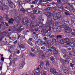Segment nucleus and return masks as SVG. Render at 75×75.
I'll use <instances>...</instances> for the list:
<instances>
[{
	"mask_svg": "<svg viewBox=\"0 0 75 75\" xmlns=\"http://www.w3.org/2000/svg\"><path fill=\"white\" fill-rule=\"evenodd\" d=\"M21 27L20 25H18L13 26V31H16L18 33H19L20 32H21V31L23 30V28L20 29Z\"/></svg>",
	"mask_w": 75,
	"mask_h": 75,
	"instance_id": "obj_1",
	"label": "nucleus"
},
{
	"mask_svg": "<svg viewBox=\"0 0 75 75\" xmlns=\"http://www.w3.org/2000/svg\"><path fill=\"white\" fill-rule=\"evenodd\" d=\"M71 71V69H69L67 68L63 67L62 69V71L64 74H68Z\"/></svg>",
	"mask_w": 75,
	"mask_h": 75,
	"instance_id": "obj_2",
	"label": "nucleus"
},
{
	"mask_svg": "<svg viewBox=\"0 0 75 75\" xmlns=\"http://www.w3.org/2000/svg\"><path fill=\"white\" fill-rule=\"evenodd\" d=\"M50 23H51L49 25H48L47 26V27H49L48 30L49 31L50 33H52V31L51 32L50 30L51 29V28L54 27V23H53L54 22H53V21H51Z\"/></svg>",
	"mask_w": 75,
	"mask_h": 75,
	"instance_id": "obj_3",
	"label": "nucleus"
},
{
	"mask_svg": "<svg viewBox=\"0 0 75 75\" xmlns=\"http://www.w3.org/2000/svg\"><path fill=\"white\" fill-rule=\"evenodd\" d=\"M35 45H37V44H38L39 45H45V42H43L41 40H39L37 42H35Z\"/></svg>",
	"mask_w": 75,
	"mask_h": 75,
	"instance_id": "obj_4",
	"label": "nucleus"
},
{
	"mask_svg": "<svg viewBox=\"0 0 75 75\" xmlns=\"http://www.w3.org/2000/svg\"><path fill=\"white\" fill-rule=\"evenodd\" d=\"M54 14V11H52L50 13H47L46 14V16L48 18H51L52 17V14Z\"/></svg>",
	"mask_w": 75,
	"mask_h": 75,
	"instance_id": "obj_5",
	"label": "nucleus"
},
{
	"mask_svg": "<svg viewBox=\"0 0 75 75\" xmlns=\"http://www.w3.org/2000/svg\"><path fill=\"white\" fill-rule=\"evenodd\" d=\"M68 42H69V39L67 38L63 39L60 41V42L62 44H64L65 43H67Z\"/></svg>",
	"mask_w": 75,
	"mask_h": 75,
	"instance_id": "obj_6",
	"label": "nucleus"
},
{
	"mask_svg": "<svg viewBox=\"0 0 75 75\" xmlns=\"http://www.w3.org/2000/svg\"><path fill=\"white\" fill-rule=\"evenodd\" d=\"M6 1H8V3H9V5L11 8H14L15 7H16V6H15V5L13 3L10 2V1H8V0H6Z\"/></svg>",
	"mask_w": 75,
	"mask_h": 75,
	"instance_id": "obj_7",
	"label": "nucleus"
},
{
	"mask_svg": "<svg viewBox=\"0 0 75 75\" xmlns=\"http://www.w3.org/2000/svg\"><path fill=\"white\" fill-rule=\"evenodd\" d=\"M35 73H37V75H46V73L47 72L45 71H42L40 73L37 72L36 71Z\"/></svg>",
	"mask_w": 75,
	"mask_h": 75,
	"instance_id": "obj_8",
	"label": "nucleus"
},
{
	"mask_svg": "<svg viewBox=\"0 0 75 75\" xmlns=\"http://www.w3.org/2000/svg\"><path fill=\"white\" fill-rule=\"evenodd\" d=\"M52 42L50 40H48L45 42V45H46L47 46H49L51 44Z\"/></svg>",
	"mask_w": 75,
	"mask_h": 75,
	"instance_id": "obj_9",
	"label": "nucleus"
},
{
	"mask_svg": "<svg viewBox=\"0 0 75 75\" xmlns=\"http://www.w3.org/2000/svg\"><path fill=\"white\" fill-rule=\"evenodd\" d=\"M55 25L56 27H59L61 28H62V24L61 23H58V22H56L55 23Z\"/></svg>",
	"mask_w": 75,
	"mask_h": 75,
	"instance_id": "obj_10",
	"label": "nucleus"
},
{
	"mask_svg": "<svg viewBox=\"0 0 75 75\" xmlns=\"http://www.w3.org/2000/svg\"><path fill=\"white\" fill-rule=\"evenodd\" d=\"M25 62H22L21 64L19 66V69H23V67H24V66L25 65Z\"/></svg>",
	"mask_w": 75,
	"mask_h": 75,
	"instance_id": "obj_11",
	"label": "nucleus"
},
{
	"mask_svg": "<svg viewBox=\"0 0 75 75\" xmlns=\"http://www.w3.org/2000/svg\"><path fill=\"white\" fill-rule=\"evenodd\" d=\"M65 32L67 33H70L72 32V29H69V28H68L67 29L65 30Z\"/></svg>",
	"mask_w": 75,
	"mask_h": 75,
	"instance_id": "obj_12",
	"label": "nucleus"
},
{
	"mask_svg": "<svg viewBox=\"0 0 75 75\" xmlns=\"http://www.w3.org/2000/svg\"><path fill=\"white\" fill-rule=\"evenodd\" d=\"M56 15L57 18H60L61 16V13L59 12L56 13Z\"/></svg>",
	"mask_w": 75,
	"mask_h": 75,
	"instance_id": "obj_13",
	"label": "nucleus"
},
{
	"mask_svg": "<svg viewBox=\"0 0 75 75\" xmlns=\"http://www.w3.org/2000/svg\"><path fill=\"white\" fill-rule=\"evenodd\" d=\"M7 8V6H1L0 7V8L1 10H4Z\"/></svg>",
	"mask_w": 75,
	"mask_h": 75,
	"instance_id": "obj_14",
	"label": "nucleus"
},
{
	"mask_svg": "<svg viewBox=\"0 0 75 75\" xmlns=\"http://www.w3.org/2000/svg\"><path fill=\"white\" fill-rule=\"evenodd\" d=\"M50 71L51 73L54 74L56 70L55 69L52 68L50 69Z\"/></svg>",
	"mask_w": 75,
	"mask_h": 75,
	"instance_id": "obj_15",
	"label": "nucleus"
},
{
	"mask_svg": "<svg viewBox=\"0 0 75 75\" xmlns=\"http://www.w3.org/2000/svg\"><path fill=\"white\" fill-rule=\"evenodd\" d=\"M62 24H67V25H69V22H66L65 21H63L62 22Z\"/></svg>",
	"mask_w": 75,
	"mask_h": 75,
	"instance_id": "obj_16",
	"label": "nucleus"
},
{
	"mask_svg": "<svg viewBox=\"0 0 75 75\" xmlns=\"http://www.w3.org/2000/svg\"><path fill=\"white\" fill-rule=\"evenodd\" d=\"M54 57H52L50 58V59L52 61L53 63H54V62H55V60H54Z\"/></svg>",
	"mask_w": 75,
	"mask_h": 75,
	"instance_id": "obj_17",
	"label": "nucleus"
},
{
	"mask_svg": "<svg viewBox=\"0 0 75 75\" xmlns=\"http://www.w3.org/2000/svg\"><path fill=\"white\" fill-rule=\"evenodd\" d=\"M52 42L55 45L57 44V42L55 39H53L52 40Z\"/></svg>",
	"mask_w": 75,
	"mask_h": 75,
	"instance_id": "obj_18",
	"label": "nucleus"
},
{
	"mask_svg": "<svg viewBox=\"0 0 75 75\" xmlns=\"http://www.w3.org/2000/svg\"><path fill=\"white\" fill-rule=\"evenodd\" d=\"M19 47L20 48L23 49L25 48L24 44H21L20 46Z\"/></svg>",
	"mask_w": 75,
	"mask_h": 75,
	"instance_id": "obj_19",
	"label": "nucleus"
},
{
	"mask_svg": "<svg viewBox=\"0 0 75 75\" xmlns=\"http://www.w3.org/2000/svg\"><path fill=\"white\" fill-rule=\"evenodd\" d=\"M13 21H14V20L13 19H11L8 22V23L9 24H13Z\"/></svg>",
	"mask_w": 75,
	"mask_h": 75,
	"instance_id": "obj_20",
	"label": "nucleus"
},
{
	"mask_svg": "<svg viewBox=\"0 0 75 75\" xmlns=\"http://www.w3.org/2000/svg\"><path fill=\"white\" fill-rule=\"evenodd\" d=\"M10 39L12 41H14L15 40H16L17 38L15 37H11L10 38Z\"/></svg>",
	"mask_w": 75,
	"mask_h": 75,
	"instance_id": "obj_21",
	"label": "nucleus"
},
{
	"mask_svg": "<svg viewBox=\"0 0 75 75\" xmlns=\"http://www.w3.org/2000/svg\"><path fill=\"white\" fill-rule=\"evenodd\" d=\"M53 18L54 20H57V19H58V18L57 17V16L56 15V14H55L53 17Z\"/></svg>",
	"mask_w": 75,
	"mask_h": 75,
	"instance_id": "obj_22",
	"label": "nucleus"
},
{
	"mask_svg": "<svg viewBox=\"0 0 75 75\" xmlns=\"http://www.w3.org/2000/svg\"><path fill=\"white\" fill-rule=\"evenodd\" d=\"M30 16L31 18H32V19L35 18L36 17L33 14L31 15Z\"/></svg>",
	"mask_w": 75,
	"mask_h": 75,
	"instance_id": "obj_23",
	"label": "nucleus"
},
{
	"mask_svg": "<svg viewBox=\"0 0 75 75\" xmlns=\"http://www.w3.org/2000/svg\"><path fill=\"white\" fill-rule=\"evenodd\" d=\"M28 20H26V21H25V26H28Z\"/></svg>",
	"mask_w": 75,
	"mask_h": 75,
	"instance_id": "obj_24",
	"label": "nucleus"
},
{
	"mask_svg": "<svg viewBox=\"0 0 75 75\" xmlns=\"http://www.w3.org/2000/svg\"><path fill=\"white\" fill-rule=\"evenodd\" d=\"M42 55H40V58H42L43 59V58H44L45 57V56H44V54H42Z\"/></svg>",
	"mask_w": 75,
	"mask_h": 75,
	"instance_id": "obj_25",
	"label": "nucleus"
},
{
	"mask_svg": "<svg viewBox=\"0 0 75 75\" xmlns=\"http://www.w3.org/2000/svg\"><path fill=\"white\" fill-rule=\"evenodd\" d=\"M14 20L16 21H18V20H20V18L19 17H17L14 18Z\"/></svg>",
	"mask_w": 75,
	"mask_h": 75,
	"instance_id": "obj_26",
	"label": "nucleus"
},
{
	"mask_svg": "<svg viewBox=\"0 0 75 75\" xmlns=\"http://www.w3.org/2000/svg\"><path fill=\"white\" fill-rule=\"evenodd\" d=\"M5 25V24H4V22H2V23L1 24H0V28H1V26H3V27H4V26Z\"/></svg>",
	"mask_w": 75,
	"mask_h": 75,
	"instance_id": "obj_27",
	"label": "nucleus"
},
{
	"mask_svg": "<svg viewBox=\"0 0 75 75\" xmlns=\"http://www.w3.org/2000/svg\"><path fill=\"white\" fill-rule=\"evenodd\" d=\"M46 67H49L50 66V62H47L46 64Z\"/></svg>",
	"mask_w": 75,
	"mask_h": 75,
	"instance_id": "obj_28",
	"label": "nucleus"
},
{
	"mask_svg": "<svg viewBox=\"0 0 75 75\" xmlns=\"http://www.w3.org/2000/svg\"><path fill=\"white\" fill-rule=\"evenodd\" d=\"M30 56H32L33 57H34L35 56V54H33L32 53H31L30 54Z\"/></svg>",
	"mask_w": 75,
	"mask_h": 75,
	"instance_id": "obj_29",
	"label": "nucleus"
},
{
	"mask_svg": "<svg viewBox=\"0 0 75 75\" xmlns=\"http://www.w3.org/2000/svg\"><path fill=\"white\" fill-rule=\"evenodd\" d=\"M49 48L51 49L52 50H53V51H55V48L54 47H49Z\"/></svg>",
	"mask_w": 75,
	"mask_h": 75,
	"instance_id": "obj_30",
	"label": "nucleus"
},
{
	"mask_svg": "<svg viewBox=\"0 0 75 75\" xmlns=\"http://www.w3.org/2000/svg\"><path fill=\"white\" fill-rule=\"evenodd\" d=\"M39 49H40V47H39V46H37L35 47V50H37V51H38V50H39Z\"/></svg>",
	"mask_w": 75,
	"mask_h": 75,
	"instance_id": "obj_31",
	"label": "nucleus"
},
{
	"mask_svg": "<svg viewBox=\"0 0 75 75\" xmlns=\"http://www.w3.org/2000/svg\"><path fill=\"white\" fill-rule=\"evenodd\" d=\"M8 15L5 14L4 16V18H7L8 17Z\"/></svg>",
	"mask_w": 75,
	"mask_h": 75,
	"instance_id": "obj_32",
	"label": "nucleus"
},
{
	"mask_svg": "<svg viewBox=\"0 0 75 75\" xmlns=\"http://www.w3.org/2000/svg\"><path fill=\"white\" fill-rule=\"evenodd\" d=\"M62 38V35L57 36V39H59V38Z\"/></svg>",
	"mask_w": 75,
	"mask_h": 75,
	"instance_id": "obj_33",
	"label": "nucleus"
},
{
	"mask_svg": "<svg viewBox=\"0 0 75 75\" xmlns=\"http://www.w3.org/2000/svg\"><path fill=\"white\" fill-rule=\"evenodd\" d=\"M65 62L66 64H69V60L68 59H67L65 61Z\"/></svg>",
	"mask_w": 75,
	"mask_h": 75,
	"instance_id": "obj_34",
	"label": "nucleus"
},
{
	"mask_svg": "<svg viewBox=\"0 0 75 75\" xmlns=\"http://www.w3.org/2000/svg\"><path fill=\"white\" fill-rule=\"evenodd\" d=\"M29 27H30V28H33L34 27V25L32 23L30 25Z\"/></svg>",
	"mask_w": 75,
	"mask_h": 75,
	"instance_id": "obj_35",
	"label": "nucleus"
},
{
	"mask_svg": "<svg viewBox=\"0 0 75 75\" xmlns=\"http://www.w3.org/2000/svg\"><path fill=\"white\" fill-rule=\"evenodd\" d=\"M22 10H24V8H23L22 9L20 8H19L18 9V11H22Z\"/></svg>",
	"mask_w": 75,
	"mask_h": 75,
	"instance_id": "obj_36",
	"label": "nucleus"
},
{
	"mask_svg": "<svg viewBox=\"0 0 75 75\" xmlns=\"http://www.w3.org/2000/svg\"><path fill=\"white\" fill-rule=\"evenodd\" d=\"M33 14H35V13H36L37 12V10H34L33 11Z\"/></svg>",
	"mask_w": 75,
	"mask_h": 75,
	"instance_id": "obj_37",
	"label": "nucleus"
},
{
	"mask_svg": "<svg viewBox=\"0 0 75 75\" xmlns=\"http://www.w3.org/2000/svg\"><path fill=\"white\" fill-rule=\"evenodd\" d=\"M54 54H57L58 53V51L56 50L54 52Z\"/></svg>",
	"mask_w": 75,
	"mask_h": 75,
	"instance_id": "obj_38",
	"label": "nucleus"
},
{
	"mask_svg": "<svg viewBox=\"0 0 75 75\" xmlns=\"http://www.w3.org/2000/svg\"><path fill=\"white\" fill-rule=\"evenodd\" d=\"M60 60L62 63H64V60L62 59H60Z\"/></svg>",
	"mask_w": 75,
	"mask_h": 75,
	"instance_id": "obj_39",
	"label": "nucleus"
},
{
	"mask_svg": "<svg viewBox=\"0 0 75 75\" xmlns=\"http://www.w3.org/2000/svg\"><path fill=\"white\" fill-rule=\"evenodd\" d=\"M54 75H57L58 74V73L56 71H55V72H54V73H53Z\"/></svg>",
	"mask_w": 75,
	"mask_h": 75,
	"instance_id": "obj_40",
	"label": "nucleus"
},
{
	"mask_svg": "<svg viewBox=\"0 0 75 75\" xmlns=\"http://www.w3.org/2000/svg\"><path fill=\"white\" fill-rule=\"evenodd\" d=\"M39 1L40 2V4H42V0H39Z\"/></svg>",
	"mask_w": 75,
	"mask_h": 75,
	"instance_id": "obj_41",
	"label": "nucleus"
},
{
	"mask_svg": "<svg viewBox=\"0 0 75 75\" xmlns=\"http://www.w3.org/2000/svg\"><path fill=\"white\" fill-rule=\"evenodd\" d=\"M73 63L75 65V59H73Z\"/></svg>",
	"mask_w": 75,
	"mask_h": 75,
	"instance_id": "obj_42",
	"label": "nucleus"
},
{
	"mask_svg": "<svg viewBox=\"0 0 75 75\" xmlns=\"http://www.w3.org/2000/svg\"><path fill=\"white\" fill-rule=\"evenodd\" d=\"M3 20V17L1 16H0V22H1V20Z\"/></svg>",
	"mask_w": 75,
	"mask_h": 75,
	"instance_id": "obj_43",
	"label": "nucleus"
},
{
	"mask_svg": "<svg viewBox=\"0 0 75 75\" xmlns=\"http://www.w3.org/2000/svg\"><path fill=\"white\" fill-rule=\"evenodd\" d=\"M40 65H44V63L42 62H41L40 63Z\"/></svg>",
	"mask_w": 75,
	"mask_h": 75,
	"instance_id": "obj_44",
	"label": "nucleus"
},
{
	"mask_svg": "<svg viewBox=\"0 0 75 75\" xmlns=\"http://www.w3.org/2000/svg\"><path fill=\"white\" fill-rule=\"evenodd\" d=\"M28 44L30 45H32V43L31 42H28Z\"/></svg>",
	"mask_w": 75,
	"mask_h": 75,
	"instance_id": "obj_45",
	"label": "nucleus"
},
{
	"mask_svg": "<svg viewBox=\"0 0 75 75\" xmlns=\"http://www.w3.org/2000/svg\"><path fill=\"white\" fill-rule=\"evenodd\" d=\"M1 60L2 61H4V58H3V57H1Z\"/></svg>",
	"mask_w": 75,
	"mask_h": 75,
	"instance_id": "obj_46",
	"label": "nucleus"
},
{
	"mask_svg": "<svg viewBox=\"0 0 75 75\" xmlns=\"http://www.w3.org/2000/svg\"><path fill=\"white\" fill-rule=\"evenodd\" d=\"M70 65L71 67L72 68L73 67V64H72V63L70 64Z\"/></svg>",
	"mask_w": 75,
	"mask_h": 75,
	"instance_id": "obj_47",
	"label": "nucleus"
},
{
	"mask_svg": "<svg viewBox=\"0 0 75 75\" xmlns=\"http://www.w3.org/2000/svg\"><path fill=\"white\" fill-rule=\"evenodd\" d=\"M41 48L42 50H44L45 48V47H41Z\"/></svg>",
	"mask_w": 75,
	"mask_h": 75,
	"instance_id": "obj_48",
	"label": "nucleus"
},
{
	"mask_svg": "<svg viewBox=\"0 0 75 75\" xmlns=\"http://www.w3.org/2000/svg\"><path fill=\"white\" fill-rule=\"evenodd\" d=\"M12 57V55H11V54L10 55V56L9 57V59L10 60V59H11V58Z\"/></svg>",
	"mask_w": 75,
	"mask_h": 75,
	"instance_id": "obj_49",
	"label": "nucleus"
},
{
	"mask_svg": "<svg viewBox=\"0 0 75 75\" xmlns=\"http://www.w3.org/2000/svg\"><path fill=\"white\" fill-rule=\"evenodd\" d=\"M57 2L58 3H61V0H57Z\"/></svg>",
	"mask_w": 75,
	"mask_h": 75,
	"instance_id": "obj_50",
	"label": "nucleus"
},
{
	"mask_svg": "<svg viewBox=\"0 0 75 75\" xmlns=\"http://www.w3.org/2000/svg\"><path fill=\"white\" fill-rule=\"evenodd\" d=\"M25 10H26L27 11H30V8L25 9Z\"/></svg>",
	"mask_w": 75,
	"mask_h": 75,
	"instance_id": "obj_51",
	"label": "nucleus"
},
{
	"mask_svg": "<svg viewBox=\"0 0 75 75\" xmlns=\"http://www.w3.org/2000/svg\"><path fill=\"white\" fill-rule=\"evenodd\" d=\"M66 57H67V56L66 55H63V58H66Z\"/></svg>",
	"mask_w": 75,
	"mask_h": 75,
	"instance_id": "obj_52",
	"label": "nucleus"
},
{
	"mask_svg": "<svg viewBox=\"0 0 75 75\" xmlns=\"http://www.w3.org/2000/svg\"><path fill=\"white\" fill-rule=\"evenodd\" d=\"M17 53L18 54H20V50H17Z\"/></svg>",
	"mask_w": 75,
	"mask_h": 75,
	"instance_id": "obj_53",
	"label": "nucleus"
},
{
	"mask_svg": "<svg viewBox=\"0 0 75 75\" xmlns=\"http://www.w3.org/2000/svg\"><path fill=\"white\" fill-rule=\"evenodd\" d=\"M24 56V55L23 54H21L20 55V57H21V58H23Z\"/></svg>",
	"mask_w": 75,
	"mask_h": 75,
	"instance_id": "obj_54",
	"label": "nucleus"
},
{
	"mask_svg": "<svg viewBox=\"0 0 75 75\" xmlns=\"http://www.w3.org/2000/svg\"><path fill=\"white\" fill-rule=\"evenodd\" d=\"M50 35H51V34L50 33H48L47 34V36H50Z\"/></svg>",
	"mask_w": 75,
	"mask_h": 75,
	"instance_id": "obj_55",
	"label": "nucleus"
},
{
	"mask_svg": "<svg viewBox=\"0 0 75 75\" xmlns=\"http://www.w3.org/2000/svg\"><path fill=\"white\" fill-rule=\"evenodd\" d=\"M29 40H30L31 41L32 40H33V39H32V38H30L29 39Z\"/></svg>",
	"mask_w": 75,
	"mask_h": 75,
	"instance_id": "obj_56",
	"label": "nucleus"
},
{
	"mask_svg": "<svg viewBox=\"0 0 75 75\" xmlns=\"http://www.w3.org/2000/svg\"><path fill=\"white\" fill-rule=\"evenodd\" d=\"M6 26H8V24L7 23H6V22H5V23Z\"/></svg>",
	"mask_w": 75,
	"mask_h": 75,
	"instance_id": "obj_57",
	"label": "nucleus"
},
{
	"mask_svg": "<svg viewBox=\"0 0 75 75\" xmlns=\"http://www.w3.org/2000/svg\"><path fill=\"white\" fill-rule=\"evenodd\" d=\"M18 41L17 40H16L15 42H14V44H16V43L17 42H18Z\"/></svg>",
	"mask_w": 75,
	"mask_h": 75,
	"instance_id": "obj_58",
	"label": "nucleus"
},
{
	"mask_svg": "<svg viewBox=\"0 0 75 75\" xmlns=\"http://www.w3.org/2000/svg\"><path fill=\"white\" fill-rule=\"evenodd\" d=\"M65 14H66V15H69V13L67 12H65Z\"/></svg>",
	"mask_w": 75,
	"mask_h": 75,
	"instance_id": "obj_59",
	"label": "nucleus"
},
{
	"mask_svg": "<svg viewBox=\"0 0 75 75\" xmlns=\"http://www.w3.org/2000/svg\"><path fill=\"white\" fill-rule=\"evenodd\" d=\"M72 41L74 42H75V39H71Z\"/></svg>",
	"mask_w": 75,
	"mask_h": 75,
	"instance_id": "obj_60",
	"label": "nucleus"
},
{
	"mask_svg": "<svg viewBox=\"0 0 75 75\" xmlns=\"http://www.w3.org/2000/svg\"><path fill=\"white\" fill-rule=\"evenodd\" d=\"M44 38L45 40H48V38H47L46 37H45Z\"/></svg>",
	"mask_w": 75,
	"mask_h": 75,
	"instance_id": "obj_61",
	"label": "nucleus"
},
{
	"mask_svg": "<svg viewBox=\"0 0 75 75\" xmlns=\"http://www.w3.org/2000/svg\"><path fill=\"white\" fill-rule=\"evenodd\" d=\"M71 35H74L75 34V33H73V32H72L71 33Z\"/></svg>",
	"mask_w": 75,
	"mask_h": 75,
	"instance_id": "obj_62",
	"label": "nucleus"
},
{
	"mask_svg": "<svg viewBox=\"0 0 75 75\" xmlns=\"http://www.w3.org/2000/svg\"><path fill=\"white\" fill-rule=\"evenodd\" d=\"M34 51V49H31V51H32V52H33V51Z\"/></svg>",
	"mask_w": 75,
	"mask_h": 75,
	"instance_id": "obj_63",
	"label": "nucleus"
},
{
	"mask_svg": "<svg viewBox=\"0 0 75 75\" xmlns=\"http://www.w3.org/2000/svg\"><path fill=\"white\" fill-rule=\"evenodd\" d=\"M22 13H25V11L24 10H22Z\"/></svg>",
	"mask_w": 75,
	"mask_h": 75,
	"instance_id": "obj_64",
	"label": "nucleus"
}]
</instances>
